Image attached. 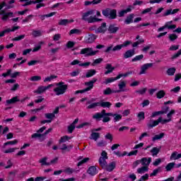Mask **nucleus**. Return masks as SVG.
I'll return each instance as SVG.
<instances>
[{
	"mask_svg": "<svg viewBox=\"0 0 181 181\" xmlns=\"http://www.w3.org/2000/svg\"><path fill=\"white\" fill-rule=\"evenodd\" d=\"M110 117H113L115 122H118L122 119V115L118 114H112L111 112H106L105 110H103L101 112L95 113L93 116V119L96 121H101L103 119V122H110L111 121Z\"/></svg>",
	"mask_w": 181,
	"mask_h": 181,
	"instance_id": "1",
	"label": "nucleus"
},
{
	"mask_svg": "<svg viewBox=\"0 0 181 181\" xmlns=\"http://www.w3.org/2000/svg\"><path fill=\"white\" fill-rule=\"evenodd\" d=\"M107 159H108V153H107L105 151H103L99 158V164L103 169H105L107 172H112V170L115 169L117 164L115 162L107 164Z\"/></svg>",
	"mask_w": 181,
	"mask_h": 181,
	"instance_id": "2",
	"label": "nucleus"
},
{
	"mask_svg": "<svg viewBox=\"0 0 181 181\" xmlns=\"http://www.w3.org/2000/svg\"><path fill=\"white\" fill-rule=\"evenodd\" d=\"M95 13V10H89L86 13H83L82 15V21H86L88 23H94V22H99L101 21L100 18H97L95 16H93Z\"/></svg>",
	"mask_w": 181,
	"mask_h": 181,
	"instance_id": "3",
	"label": "nucleus"
},
{
	"mask_svg": "<svg viewBox=\"0 0 181 181\" xmlns=\"http://www.w3.org/2000/svg\"><path fill=\"white\" fill-rule=\"evenodd\" d=\"M4 6H6V3L3 1L0 4V16L1 17V21H6L9 18H13V12H6L5 10H2Z\"/></svg>",
	"mask_w": 181,
	"mask_h": 181,
	"instance_id": "4",
	"label": "nucleus"
},
{
	"mask_svg": "<svg viewBox=\"0 0 181 181\" xmlns=\"http://www.w3.org/2000/svg\"><path fill=\"white\" fill-rule=\"evenodd\" d=\"M67 85L64 82H59L57 83V87L54 89L56 95H62L67 90Z\"/></svg>",
	"mask_w": 181,
	"mask_h": 181,
	"instance_id": "5",
	"label": "nucleus"
},
{
	"mask_svg": "<svg viewBox=\"0 0 181 181\" xmlns=\"http://www.w3.org/2000/svg\"><path fill=\"white\" fill-rule=\"evenodd\" d=\"M85 86H86L87 87L86 88L83 90H76L75 92V94H83V93H86V91H90V90H92V88L94 87V84L91 81L85 83Z\"/></svg>",
	"mask_w": 181,
	"mask_h": 181,
	"instance_id": "6",
	"label": "nucleus"
},
{
	"mask_svg": "<svg viewBox=\"0 0 181 181\" xmlns=\"http://www.w3.org/2000/svg\"><path fill=\"white\" fill-rule=\"evenodd\" d=\"M51 87H53V84H49L47 86H41L34 90V93L36 94H43V93H45V91L49 90V88H51Z\"/></svg>",
	"mask_w": 181,
	"mask_h": 181,
	"instance_id": "7",
	"label": "nucleus"
},
{
	"mask_svg": "<svg viewBox=\"0 0 181 181\" xmlns=\"http://www.w3.org/2000/svg\"><path fill=\"white\" fill-rule=\"evenodd\" d=\"M21 27L19 26H13L11 29V28H6V30L0 32V37H4L5 35H8V33H11V32H15V30H18V29H20Z\"/></svg>",
	"mask_w": 181,
	"mask_h": 181,
	"instance_id": "8",
	"label": "nucleus"
},
{
	"mask_svg": "<svg viewBox=\"0 0 181 181\" xmlns=\"http://www.w3.org/2000/svg\"><path fill=\"white\" fill-rule=\"evenodd\" d=\"M153 66V64L152 63H147V64H144L141 66V70L139 72V75L141 74H146V71L148 70V69H151V67H152Z\"/></svg>",
	"mask_w": 181,
	"mask_h": 181,
	"instance_id": "9",
	"label": "nucleus"
},
{
	"mask_svg": "<svg viewBox=\"0 0 181 181\" xmlns=\"http://www.w3.org/2000/svg\"><path fill=\"white\" fill-rule=\"evenodd\" d=\"M97 51H93L91 48H85L81 49V54H86V56H95Z\"/></svg>",
	"mask_w": 181,
	"mask_h": 181,
	"instance_id": "10",
	"label": "nucleus"
},
{
	"mask_svg": "<svg viewBox=\"0 0 181 181\" xmlns=\"http://www.w3.org/2000/svg\"><path fill=\"white\" fill-rule=\"evenodd\" d=\"M165 124L163 122V119L162 117H159L157 120H151L150 123L148 124V127L149 128H153V127H156L159 125V123Z\"/></svg>",
	"mask_w": 181,
	"mask_h": 181,
	"instance_id": "11",
	"label": "nucleus"
},
{
	"mask_svg": "<svg viewBox=\"0 0 181 181\" xmlns=\"http://www.w3.org/2000/svg\"><path fill=\"white\" fill-rule=\"evenodd\" d=\"M144 41L143 39L139 40L137 42H134V44H132V42H131V41H126L123 44L118 45L117 46H129L130 45H132V46H139V45H142V43H144Z\"/></svg>",
	"mask_w": 181,
	"mask_h": 181,
	"instance_id": "12",
	"label": "nucleus"
},
{
	"mask_svg": "<svg viewBox=\"0 0 181 181\" xmlns=\"http://www.w3.org/2000/svg\"><path fill=\"white\" fill-rule=\"evenodd\" d=\"M132 9H134V6H129L128 8L127 9L124 10H122L118 12V16L119 18H122L124 17L125 15H127V13L132 12Z\"/></svg>",
	"mask_w": 181,
	"mask_h": 181,
	"instance_id": "13",
	"label": "nucleus"
},
{
	"mask_svg": "<svg viewBox=\"0 0 181 181\" xmlns=\"http://www.w3.org/2000/svg\"><path fill=\"white\" fill-rule=\"evenodd\" d=\"M118 87H119V90H114L113 93H121V92L127 91V90H125V87H127V82H125L124 81H120L118 83Z\"/></svg>",
	"mask_w": 181,
	"mask_h": 181,
	"instance_id": "14",
	"label": "nucleus"
},
{
	"mask_svg": "<svg viewBox=\"0 0 181 181\" xmlns=\"http://www.w3.org/2000/svg\"><path fill=\"white\" fill-rule=\"evenodd\" d=\"M78 122V119H76L73 123H71L69 127H68V132L69 134H73V132L74 129H76V125H77V123Z\"/></svg>",
	"mask_w": 181,
	"mask_h": 181,
	"instance_id": "15",
	"label": "nucleus"
},
{
	"mask_svg": "<svg viewBox=\"0 0 181 181\" xmlns=\"http://www.w3.org/2000/svg\"><path fill=\"white\" fill-rule=\"evenodd\" d=\"M175 110H171L168 114H167V117L168 119H163V122H165V124H168V122H170V121H172V117L173 115H175Z\"/></svg>",
	"mask_w": 181,
	"mask_h": 181,
	"instance_id": "16",
	"label": "nucleus"
},
{
	"mask_svg": "<svg viewBox=\"0 0 181 181\" xmlns=\"http://www.w3.org/2000/svg\"><path fill=\"white\" fill-rule=\"evenodd\" d=\"M19 101H21V100L19 99V97L16 96L12 98L11 99L6 100V105H11L12 104L19 103Z\"/></svg>",
	"mask_w": 181,
	"mask_h": 181,
	"instance_id": "17",
	"label": "nucleus"
},
{
	"mask_svg": "<svg viewBox=\"0 0 181 181\" xmlns=\"http://www.w3.org/2000/svg\"><path fill=\"white\" fill-rule=\"evenodd\" d=\"M179 11H180V9L179 8H175V9L170 8L163 13V16H169V15H175V13H177Z\"/></svg>",
	"mask_w": 181,
	"mask_h": 181,
	"instance_id": "18",
	"label": "nucleus"
},
{
	"mask_svg": "<svg viewBox=\"0 0 181 181\" xmlns=\"http://www.w3.org/2000/svg\"><path fill=\"white\" fill-rule=\"evenodd\" d=\"M134 18H135V14L131 13L129 14L124 20V23L126 25H129L134 23Z\"/></svg>",
	"mask_w": 181,
	"mask_h": 181,
	"instance_id": "19",
	"label": "nucleus"
},
{
	"mask_svg": "<svg viewBox=\"0 0 181 181\" xmlns=\"http://www.w3.org/2000/svg\"><path fill=\"white\" fill-rule=\"evenodd\" d=\"M87 173L88 175H90V176H95V175L98 173V171L97 170V168H95V166H90L88 169Z\"/></svg>",
	"mask_w": 181,
	"mask_h": 181,
	"instance_id": "20",
	"label": "nucleus"
},
{
	"mask_svg": "<svg viewBox=\"0 0 181 181\" xmlns=\"http://www.w3.org/2000/svg\"><path fill=\"white\" fill-rule=\"evenodd\" d=\"M73 22H74V20L61 19L59 20L58 25H59V26H66V25L73 23Z\"/></svg>",
	"mask_w": 181,
	"mask_h": 181,
	"instance_id": "21",
	"label": "nucleus"
},
{
	"mask_svg": "<svg viewBox=\"0 0 181 181\" xmlns=\"http://www.w3.org/2000/svg\"><path fill=\"white\" fill-rule=\"evenodd\" d=\"M181 158V153H178L177 151H174L171 153L170 160H177Z\"/></svg>",
	"mask_w": 181,
	"mask_h": 181,
	"instance_id": "22",
	"label": "nucleus"
},
{
	"mask_svg": "<svg viewBox=\"0 0 181 181\" xmlns=\"http://www.w3.org/2000/svg\"><path fill=\"white\" fill-rule=\"evenodd\" d=\"M112 104L110 102H105L101 100L99 102V107H102L103 108H111Z\"/></svg>",
	"mask_w": 181,
	"mask_h": 181,
	"instance_id": "23",
	"label": "nucleus"
},
{
	"mask_svg": "<svg viewBox=\"0 0 181 181\" xmlns=\"http://www.w3.org/2000/svg\"><path fill=\"white\" fill-rule=\"evenodd\" d=\"M141 165L143 166H149V164L151 162H152V158H143L141 159Z\"/></svg>",
	"mask_w": 181,
	"mask_h": 181,
	"instance_id": "24",
	"label": "nucleus"
},
{
	"mask_svg": "<svg viewBox=\"0 0 181 181\" xmlns=\"http://www.w3.org/2000/svg\"><path fill=\"white\" fill-rule=\"evenodd\" d=\"M107 30V23H103L100 27L95 30V33H103Z\"/></svg>",
	"mask_w": 181,
	"mask_h": 181,
	"instance_id": "25",
	"label": "nucleus"
},
{
	"mask_svg": "<svg viewBox=\"0 0 181 181\" xmlns=\"http://www.w3.org/2000/svg\"><path fill=\"white\" fill-rule=\"evenodd\" d=\"M168 111H169V107L165 108V110L154 112L151 115V118H155V117H158V115H160L162 114H166Z\"/></svg>",
	"mask_w": 181,
	"mask_h": 181,
	"instance_id": "26",
	"label": "nucleus"
},
{
	"mask_svg": "<svg viewBox=\"0 0 181 181\" xmlns=\"http://www.w3.org/2000/svg\"><path fill=\"white\" fill-rule=\"evenodd\" d=\"M134 55H135V50L129 49L124 54V59H129V57H132V56H134Z\"/></svg>",
	"mask_w": 181,
	"mask_h": 181,
	"instance_id": "27",
	"label": "nucleus"
},
{
	"mask_svg": "<svg viewBox=\"0 0 181 181\" xmlns=\"http://www.w3.org/2000/svg\"><path fill=\"white\" fill-rule=\"evenodd\" d=\"M47 159H49L47 157L42 158L39 160V163L42 166H50V163L49 162H47Z\"/></svg>",
	"mask_w": 181,
	"mask_h": 181,
	"instance_id": "28",
	"label": "nucleus"
},
{
	"mask_svg": "<svg viewBox=\"0 0 181 181\" xmlns=\"http://www.w3.org/2000/svg\"><path fill=\"white\" fill-rule=\"evenodd\" d=\"M105 69L106 71L105 72V74H110V73H112V71H114V70L115 69V68L112 66L110 64H107Z\"/></svg>",
	"mask_w": 181,
	"mask_h": 181,
	"instance_id": "29",
	"label": "nucleus"
},
{
	"mask_svg": "<svg viewBox=\"0 0 181 181\" xmlns=\"http://www.w3.org/2000/svg\"><path fill=\"white\" fill-rule=\"evenodd\" d=\"M45 117L47 120H49V122H52L53 119H54L56 115H54V113H45Z\"/></svg>",
	"mask_w": 181,
	"mask_h": 181,
	"instance_id": "30",
	"label": "nucleus"
},
{
	"mask_svg": "<svg viewBox=\"0 0 181 181\" xmlns=\"http://www.w3.org/2000/svg\"><path fill=\"white\" fill-rule=\"evenodd\" d=\"M119 29V28L116 27L115 24H111L109 26L108 30L110 33H117V31Z\"/></svg>",
	"mask_w": 181,
	"mask_h": 181,
	"instance_id": "31",
	"label": "nucleus"
},
{
	"mask_svg": "<svg viewBox=\"0 0 181 181\" xmlns=\"http://www.w3.org/2000/svg\"><path fill=\"white\" fill-rule=\"evenodd\" d=\"M54 78H57V76L56 75H50L49 76H47L44 78V83H50V81H53Z\"/></svg>",
	"mask_w": 181,
	"mask_h": 181,
	"instance_id": "32",
	"label": "nucleus"
},
{
	"mask_svg": "<svg viewBox=\"0 0 181 181\" xmlns=\"http://www.w3.org/2000/svg\"><path fill=\"white\" fill-rule=\"evenodd\" d=\"M148 170L149 168H148V166H143L137 169V173L140 175H142L144 173H146V172H148Z\"/></svg>",
	"mask_w": 181,
	"mask_h": 181,
	"instance_id": "33",
	"label": "nucleus"
},
{
	"mask_svg": "<svg viewBox=\"0 0 181 181\" xmlns=\"http://www.w3.org/2000/svg\"><path fill=\"white\" fill-rule=\"evenodd\" d=\"M115 18H117V10L110 9V12L109 14V19H115Z\"/></svg>",
	"mask_w": 181,
	"mask_h": 181,
	"instance_id": "34",
	"label": "nucleus"
},
{
	"mask_svg": "<svg viewBox=\"0 0 181 181\" xmlns=\"http://www.w3.org/2000/svg\"><path fill=\"white\" fill-rule=\"evenodd\" d=\"M164 25L165 26V29H176V25H172V21L165 23Z\"/></svg>",
	"mask_w": 181,
	"mask_h": 181,
	"instance_id": "35",
	"label": "nucleus"
},
{
	"mask_svg": "<svg viewBox=\"0 0 181 181\" xmlns=\"http://www.w3.org/2000/svg\"><path fill=\"white\" fill-rule=\"evenodd\" d=\"M160 151V148L158 147H153L150 152L151 153H152V156H156L158 153H159Z\"/></svg>",
	"mask_w": 181,
	"mask_h": 181,
	"instance_id": "36",
	"label": "nucleus"
},
{
	"mask_svg": "<svg viewBox=\"0 0 181 181\" xmlns=\"http://www.w3.org/2000/svg\"><path fill=\"white\" fill-rule=\"evenodd\" d=\"M118 80L117 76L115 78H107L105 79V81L103 82L104 84H110V83H114V81H117Z\"/></svg>",
	"mask_w": 181,
	"mask_h": 181,
	"instance_id": "37",
	"label": "nucleus"
},
{
	"mask_svg": "<svg viewBox=\"0 0 181 181\" xmlns=\"http://www.w3.org/2000/svg\"><path fill=\"white\" fill-rule=\"evenodd\" d=\"M165 136L164 133H160V134H156L152 138V141H159V139H162Z\"/></svg>",
	"mask_w": 181,
	"mask_h": 181,
	"instance_id": "38",
	"label": "nucleus"
},
{
	"mask_svg": "<svg viewBox=\"0 0 181 181\" xmlns=\"http://www.w3.org/2000/svg\"><path fill=\"white\" fill-rule=\"evenodd\" d=\"M95 39H97V36H95V35H94V34H91V35H88L87 42L88 43H93V42H94V40H95Z\"/></svg>",
	"mask_w": 181,
	"mask_h": 181,
	"instance_id": "39",
	"label": "nucleus"
},
{
	"mask_svg": "<svg viewBox=\"0 0 181 181\" xmlns=\"http://www.w3.org/2000/svg\"><path fill=\"white\" fill-rule=\"evenodd\" d=\"M165 95H166V93L165 92V90H159L156 93V97L157 98L160 100V98H163V97H165Z\"/></svg>",
	"mask_w": 181,
	"mask_h": 181,
	"instance_id": "40",
	"label": "nucleus"
},
{
	"mask_svg": "<svg viewBox=\"0 0 181 181\" xmlns=\"http://www.w3.org/2000/svg\"><path fill=\"white\" fill-rule=\"evenodd\" d=\"M111 12V8H107L105 10H103L102 13L104 16H106V18H110V13Z\"/></svg>",
	"mask_w": 181,
	"mask_h": 181,
	"instance_id": "41",
	"label": "nucleus"
},
{
	"mask_svg": "<svg viewBox=\"0 0 181 181\" xmlns=\"http://www.w3.org/2000/svg\"><path fill=\"white\" fill-rule=\"evenodd\" d=\"M121 49H122L121 46L114 47L113 48L112 47H108L106 52H111V50H112L113 52H117V50H121Z\"/></svg>",
	"mask_w": 181,
	"mask_h": 181,
	"instance_id": "42",
	"label": "nucleus"
},
{
	"mask_svg": "<svg viewBox=\"0 0 181 181\" xmlns=\"http://www.w3.org/2000/svg\"><path fill=\"white\" fill-rule=\"evenodd\" d=\"M175 165H176V163H168L165 166V170H167V172H170V170L173 169V168H175Z\"/></svg>",
	"mask_w": 181,
	"mask_h": 181,
	"instance_id": "43",
	"label": "nucleus"
},
{
	"mask_svg": "<svg viewBox=\"0 0 181 181\" xmlns=\"http://www.w3.org/2000/svg\"><path fill=\"white\" fill-rule=\"evenodd\" d=\"M41 35H42V31L33 30L32 35L34 37H39V36H40Z\"/></svg>",
	"mask_w": 181,
	"mask_h": 181,
	"instance_id": "44",
	"label": "nucleus"
},
{
	"mask_svg": "<svg viewBox=\"0 0 181 181\" xmlns=\"http://www.w3.org/2000/svg\"><path fill=\"white\" fill-rule=\"evenodd\" d=\"M175 73H176V69L175 68H170L167 70V74L168 76H174Z\"/></svg>",
	"mask_w": 181,
	"mask_h": 181,
	"instance_id": "45",
	"label": "nucleus"
},
{
	"mask_svg": "<svg viewBox=\"0 0 181 181\" xmlns=\"http://www.w3.org/2000/svg\"><path fill=\"white\" fill-rule=\"evenodd\" d=\"M89 160H90V158L88 157L85 158L77 163V166H81V165H84V163H87V162H88Z\"/></svg>",
	"mask_w": 181,
	"mask_h": 181,
	"instance_id": "46",
	"label": "nucleus"
},
{
	"mask_svg": "<svg viewBox=\"0 0 181 181\" xmlns=\"http://www.w3.org/2000/svg\"><path fill=\"white\" fill-rule=\"evenodd\" d=\"M80 33H81V30L76 28H74L69 32V35H80Z\"/></svg>",
	"mask_w": 181,
	"mask_h": 181,
	"instance_id": "47",
	"label": "nucleus"
},
{
	"mask_svg": "<svg viewBox=\"0 0 181 181\" xmlns=\"http://www.w3.org/2000/svg\"><path fill=\"white\" fill-rule=\"evenodd\" d=\"M42 80V76H34L30 78V81H40Z\"/></svg>",
	"mask_w": 181,
	"mask_h": 181,
	"instance_id": "48",
	"label": "nucleus"
},
{
	"mask_svg": "<svg viewBox=\"0 0 181 181\" xmlns=\"http://www.w3.org/2000/svg\"><path fill=\"white\" fill-rule=\"evenodd\" d=\"M95 73H97L95 71V70L94 69H90L89 71H88V72L86 73V77H93V76H94L95 74Z\"/></svg>",
	"mask_w": 181,
	"mask_h": 181,
	"instance_id": "49",
	"label": "nucleus"
},
{
	"mask_svg": "<svg viewBox=\"0 0 181 181\" xmlns=\"http://www.w3.org/2000/svg\"><path fill=\"white\" fill-rule=\"evenodd\" d=\"M130 74H132V71H128L125 74H120L117 76V79L119 80L122 77H128V76H130Z\"/></svg>",
	"mask_w": 181,
	"mask_h": 181,
	"instance_id": "50",
	"label": "nucleus"
},
{
	"mask_svg": "<svg viewBox=\"0 0 181 181\" xmlns=\"http://www.w3.org/2000/svg\"><path fill=\"white\" fill-rule=\"evenodd\" d=\"M112 93H115L114 92V90H111V88H107L104 91H103V94L105 95H110V94H112Z\"/></svg>",
	"mask_w": 181,
	"mask_h": 181,
	"instance_id": "51",
	"label": "nucleus"
},
{
	"mask_svg": "<svg viewBox=\"0 0 181 181\" xmlns=\"http://www.w3.org/2000/svg\"><path fill=\"white\" fill-rule=\"evenodd\" d=\"M73 148L71 146H66V144H63L61 147L62 151H66V152H69Z\"/></svg>",
	"mask_w": 181,
	"mask_h": 181,
	"instance_id": "52",
	"label": "nucleus"
},
{
	"mask_svg": "<svg viewBox=\"0 0 181 181\" xmlns=\"http://www.w3.org/2000/svg\"><path fill=\"white\" fill-rule=\"evenodd\" d=\"M137 117L139 118V121H144V119H145V112H139Z\"/></svg>",
	"mask_w": 181,
	"mask_h": 181,
	"instance_id": "53",
	"label": "nucleus"
},
{
	"mask_svg": "<svg viewBox=\"0 0 181 181\" xmlns=\"http://www.w3.org/2000/svg\"><path fill=\"white\" fill-rule=\"evenodd\" d=\"M95 107H100L99 102L94 103H92V104L88 105L87 108H88V110H91L93 108H95Z\"/></svg>",
	"mask_w": 181,
	"mask_h": 181,
	"instance_id": "54",
	"label": "nucleus"
},
{
	"mask_svg": "<svg viewBox=\"0 0 181 181\" xmlns=\"http://www.w3.org/2000/svg\"><path fill=\"white\" fill-rule=\"evenodd\" d=\"M71 139V137L67 136H64L61 137V139L59 140V142L61 144H63L64 142H67V141Z\"/></svg>",
	"mask_w": 181,
	"mask_h": 181,
	"instance_id": "55",
	"label": "nucleus"
},
{
	"mask_svg": "<svg viewBox=\"0 0 181 181\" xmlns=\"http://www.w3.org/2000/svg\"><path fill=\"white\" fill-rule=\"evenodd\" d=\"M143 59H144V54H140L133 58L132 59V62H139V60H142Z\"/></svg>",
	"mask_w": 181,
	"mask_h": 181,
	"instance_id": "56",
	"label": "nucleus"
},
{
	"mask_svg": "<svg viewBox=\"0 0 181 181\" xmlns=\"http://www.w3.org/2000/svg\"><path fill=\"white\" fill-rule=\"evenodd\" d=\"M100 138V133H92L91 134V139H93V141H97Z\"/></svg>",
	"mask_w": 181,
	"mask_h": 181,
	"instance_id": "57",
	"label": "nucleus"
},
{
	"mask_svg": "<svg viewBox=\"0 0 181 181\" xmlns=\"http://www.w3.org/2000/svg\"><path fill=\"white\" fill-rule=\"evenodd\" d=\"M90 125L89 122H83L78 126H76V128H78V129H81V128H84L86 127H88Z\"/></svg>",
	"mask_w": 181,
	"mask_h": 181,
	"instance_id": "58",
	"label": "nucleus"
},
{
	"mask_svg": "<svg viewBox=\"0 0 181 181\" xmlns=\"http://www.w3.org/2000/svg\"><path fill=\"white\" fill-rule=\"evenodd\" d=\"M64 172H65V173H68V175H71V173H74V172H76V170H74L73 168H68L65 169Z\"/></svg>",
	"mask_w": 181,
	"mask_h": 181,
	"instance_id": "59",
	"label": "nucleus"
},
{
	"mask_svg": "<svg viewBox=\"0 0 181 181\" xmlns=\"http://www.w3.org/2000/svg\"><path fill=\"white\" fill-rule=\"evenodd\" d=\"M18 140L15 139L11 141H8L6 143L4 144L5 146H6V145H16V144H18Z\"/></svg>",
	"mask_w": 181,
	"mask_h": 181,
	"instance_id": "60",
	"label": "nucleus"
},
{
	"mask_svg": "<svg viewBox=\"0 0 181 181\" xmlns=\"http://www.w3.org/2000/svg\"><path fill=\"white\" fill-rule=\"evenodd\" d=\"M105 139H108L110 142H112V134L111 133H107L105 135Z\"/></svg>",
	"mask_w": 181,
	"mask_h": 181,
	"instance_id": "61",
	"label": "nucleus"
},
{
	"mask_svg": "<svg viewBox=\"0 0 181 181\" xmlns=\"http://www.w3.org/2000/svg\"><path fill=\"white\" fill-rule=\"evenodd\" d=\"M103 62V58H98L94 60L92 66H95V64H100Z\"/></svg>",
	"mask_w": 181,
	"mask_h": 181,
	"instance_id": "62",
	"label": "nucleus"
},
{
	"mask_svg": "<svg viewBox=\"0 0 181 181\" xmlns=\"http://www.w3.org/2000/svg\"><path fill=\"white\" fill-rule=\"evenodd\" d=\"M149 179V175L145 174L144 175H142L139 181H146Z\"/></svg>",
	"mask_w": 181,
	"mask_h": 181,
	"instance_id": "63",
	"label": "nucleus"
},
{
	"mask_svg": "<svg viewBox=\"0 0 181 181\" xmlns=\"http://www.w3.org/2000/svg\"><path fill=\"white\" fill-rule=\"evenodd\" d=\"M180 55H181V49L177 53L173 55L171 57V59L175 60V59H177V57H179V56H180Z\"/></svg>",
	"mask_w": 181,
	"mask_h": 181,
	"instance_id": "64",
	"label": "nucleus"
}]
</instances>
